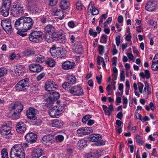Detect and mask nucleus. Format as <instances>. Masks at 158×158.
I'll use <instances>...</instances> for the list:
<instances>
[{
	"label": "nucleus",
	"instance_id": "nucleus-1",
	"mask_svg": "<svg viewBox=\"0 0 158 158\" xmlns=\"http://www.w3.org/2000/svg\"><path fill=\"white\" fill-rule=\"evenodd\" d=\"M33 23L31 18L22 16L16 21L15 27L18 30L27 31L32 27Z\"/></svg>",
	"mask_w": 158,
	"mask_h": 158
},
{
	"label": "nucleus",
	"instance_id": "nucleus-2",
	"mask_svg": "<svg viewBox=\"0 0 158 158\" xmlns=\"http://www.w3.org/2000/svg\"><path fill=\"white\" fill-rule=\"evenodd\" d=\"M23 109V106L21 102H16L11 107L10 111L8 112L9 116L14 120L19 119L20 116V112Z\"/></svg>",
	"mask_w": 158,
	"mask_h": 158
},
{
	"label": "nucleus",
	"instance_id": "nucleus-3",
	"mask_svg": "<svg viewBox=\"0 0 158 158\" xmlns=\"http://www.w3.org/2000/svg\"><path fill=\"white\" fill-rule=\"evenodd\" d=\"M25 152L21 145H15L10 150V158H25Z\"/></svg>",
	"mask_w": 158,
	"mask_h": 158
},
{
	"label": "nucleus",
	"instance_id": "nucleus-4",
	"mask_svg": "<svg viewBox=\"0 0 158 158\" xmlns=\"http://www.w3.org/2000/svg\"><path fill=\"white\" fill-rule=\"evenodd\" d=\"M42 32L40 31H34L31 32L29 35L30 41L35 43H40L42 40Z\"/></svg>",
	"mask_w": 158,
	"mask_h": 158
},
{
	"label": "nucleus",
	"instance_id": "nucleus-5",
	"mask_svg": "<svg viewBox=\"0 0 158 158\" xmlns=\"http://www.w3.org/2000/svg\"><path fill=\"white\" fill-rule=\"evenodd\" d=\"M50 51L51 55L55 58H62L65 55L63 48L52 47L50 49Z\"/></svg>",
	"mask_w": 158,
	"mask_h": 158
},
{
	"label": "nucleus",
	"instance_id": "nucleus-6",
	"mask_svg": "<svg viewBox=\"0 0 158 158\" xmlns=\"http://www.w3.org/2000/svg\"><path fill=\"white\" fill-rule=\"evenodd\" d=\"M89 140L92 142H96V144L97 146L104 145L105 141L101 140L102 136L100 134H92L88 137Z\"/></svg>",
	"mask_w": 158,
	"mask_h": 158
},
{
	"label": "nucleus",
	"instance_id": "nucleus-7",
	"mask_svg": "<svg viewBox=\"0 0 158 158\" xmlns=\"http://www.w3.org/2000/svg\"><path fill=\"white\" fill-rule=\"evenodd\" d=\"M64 108L62 106H54L49 110V114L51 117L58 118L62 112Z\"/></svg>",
	"mask_w": 158,
	"mask_h": 158
},
{
	"label": "nucleus",
	"instance_id": "nucleus-8",
	"mask_svg": "<svg viewBox=\"0 0 158 158\" xmlns=\"http://www.w3.org/2000/svg\"><path fill=\"white\" fill-rule=\"evenodd\" d=\"M29 80L26 78L22 79L18 82L15 86L17 91H23L28 88L29 86Z\"/></svg>",
	"mask_w": 158,
	"mask_h": 158
},
{
	"label": "nucleus",
	"instance_id": "nucleus-9",
	"mask_svg": "<svg viewBox=\"0 0 158 158\" xmlns=\"http://www.w3.org/2000/svg\"><path fill=\"white\" fill-rule=\"evenodd\" d=\"M68 93L74 96H81L83 94L82 88L79 85L74 86L71 87Z\"/></svg>",
	"mask_w": 158,
	"mask_h": 158
},
{
	"label": "nucleus",
	"instance_id": "nucleus-10",
	"mask_svg": "<svg viewBox=\"0 0 158 158\" xmlns=\"http://www.w3.org/2000/svg\"><path fill=\"white\" fill-rule=\"evenodd\" d=\"M12 123L10 122H8L6 125L2 126L1 128V134L3 137L7 138V136L11 133Z\"/></svg>",
	"mask_w": 158,
	"mask_h": 158
},
{
	"label": "nucleus",
	"instance_id": "nucleus-11",
	"mask_svg": "<svg viewBox=\"0 0 158 158\" xmlns=\"http://www.w3.org/2000/svg\"><path fill=\"white\" fill-rule=\"evenodd\" d=\"M11 13L14 17H17L22 15L24 13L23 7L18 5H14Z\"/></svg>",
	"mask_w": 158,
	"mask_h": 158
},
{
	"label": "nucleus",
	"instance_id": "nucleus-12",
	"mask_svg": "<svg viewBox=\"0 0 158 158\" xmlns=\"http://www.w3.org/2000/svg\"><path fill=\"white\" fill-rule=\"evenodd\" d=\"M60 96L59 93L56 92L50 95L46 100V105L48 107L52 106L55 101H56L59 98Z\"/></svg>",
	"mask_w": 158,
	"mask_h": 158
},
{
	"label": "nucleus",
	"instance_id": "nucleus-13",
	"mask_svg": "<svg viewBox=\"0 0 158 158\" xmlns=\"http://www.w3.org/2000/svg\"><path fill=\"white\" fill-rule=\"evenodd\" d=\"M3 2L2 8V9L1 11L2 15L4 17L8 16L9 14V9L10 6V2L6 0H2Z\"/></svg>",
	"mask_w": 158,
	"mask_h": 158
},
{
	"label": "nucleus",
	"instance_id": "nucleus-14",
	"mask_svg": "<svg viewBox=\"0 0 158 158\" xmlns=\"http://www.w3.org/2000/svg\"><path fill=\"white\" fill-rule=\"evenodd\" d=\"M38 113V110L37 109L31 107L27 110L26 114L28 118L35 120L37 118L36 114Z\"/></svg>",
	"mask_w": 158,
	"mask_h": 158
},
{
	"label": "nucleus",
	"instance_id": "nucleus-15",
	"mask_svg": "<svg viewBox=\"0 0 158 158\" xmlns=\"http://www.w3.org/2000/svg\"><path fill=\"white\" fill-rule=\"evenodd\" d=\"M57 85L52 81L48 80L45 83V89L48 91L55 90L56 89Z\"/></svg>",
	"mask_w": 158,
	"mask_h": 158
},
{
	"label": "nucleus",
	"instance_id": "nucleus-16",
	"mask_svg": "<svg viewBox=\"0 0 158 158\" xmlns=\"http://www.w3.org/2000/svg\"><path fill=\"white\" fill-rule=\"evenodd\" d=\"M157 8L156 2L155 1H149L145 6V9L148 11H153Z\"/></svg>",
	"mask_w": 158,
	"mask_h": 158
},
{
	"label": "nucleus",
	"instance_id": "nucleus-17",
	"mask_svg": "<svg viewBox=\"0 0 158 158\" xmlns=\"http://www.w3.org/2000/svg\"><path fill=\"white\" fill-rule=\"evenodd\" d=\"M25 137L27 141L31 143H34L36 140V135L32 132L27 134Z\"/></svg>",
	"mask_w": 158,
	"mask_h": 158
},
{
	"label": "nucleus",
	"instance_id": "nucleus-18",
	"mask_svg": "<svg viewBox=\"0 0 158 158\" xmlns=\"http://www.w3.org/2000/svg\"><path fill=\"white\" fill-rule=\"evenodd\" d=\"M15 70L16 74L19 76L23 75L26 71L24 66L22 65H17Z\"/></svg>",
	"mask_w": 158,
	"mask_h": 158
},
{
	"label": "nucleus",
	"instance_id": "nucleus-19",
	"mask_svg": "<svg viewBox=\"0 0 158 158\" xmlns=\"http://www.w3.org/2000/svg\"><path fill=\"white\" fill-rule=\"evenodd\" d=\"M44 151L40 148H35L33 151L31 157V158H39L43 154Z\"/></svg>",
	"mask_w": 158,
	"mask_h": 158
},
{
	"label": "nucleus",
	"instance_id": "nucleus-20",
	"mask_svg": "<svg viewBox=\"0 0 158 158\" xmlns=\"http://www.w3.org/2000/svg\"><path fill=\"white\" fill-rule=\"evenodd\" d=\"M16 129L18 132L23 133L26 130V125L23 122H20L16 125Z\"/></svg>",
	"mask_w": 158,
	"mask_h": 158
},
{
	"label": "nucleus",
	"instance_id": "nucleus-21",
	"mask_svg": "<svg viewBox=\"0 0 158 158\" xmlns=\"http://www.w3.org/2000/svg\"><path fill=\"white\" fill-rule=\"evenodd\" d=\"M30 70L33 72H39L43 69V67L40 64H33L29 65Z\"/></svg>",
	"mask_w": 158,
	"mask_h": 158
},
{
	"label": "nucleus",
	"instance_id": "nucleus-22",
	"mask_svg": "<svg viewBox=\"0 0 158 158\" xmlns=\"http://www.w3.org/2000/svg\"><path fill=\"white\" fill-rule=\"evenodd\" d=\"M75 66L74 62L66 61L62 64V68L64 69L68 70L73 68Z\"/></svg>",
	"mask_w": 158,
	"mask_h": 158
},
{
	"label": "nucleus",
	"instance_id": "nucleus-23",
	"mask_svg": "<svg viewBox=\"0 0 158 158\" xmlns=\"http://www.w3.org/2000/svg\"><path fill=\"white\" fill-rule=\"evenodd\" d=\"M51 125L52 127L60 128L63 127L64 123L62 121L56 119L52 123Z\"/></svg>",
	"mask_w": 158,
	"mask_h": 158
},
{
	"label": "nucleus",
	"instance_id": "nucleus-24",
	"mask_svg": "<svg viewBox=\"0 0 158 158\" xmlns=\"http://www.w3.org/2000/svg\"><path fill=\"white\" fill-rule=\"evenodd\" d=\"M44 32L46 35L52 34L55 31V28L52 25L48 24L44 28Z\"/></svg>",
	"mask_w": 158,
	"mask_h": 158
},
{
	"label": "nucleus",
	"instance_id": "nucleus-25",
	"mask_svg": "<svg viewBox=\"0 0 158 158\" xmlns=\"http://www.w3.org/2000/svg\"><path fill=\"white\" fill-rule=\"evenodd\" d=\"M69 6V0H61L60 3V7L63 10H66Z\"/></svg>",
	"mask_w": 158,
	"mask_h": 158
},
{
	"label": "nucleus",
	"instance_id": "nucleus-26",
	"mask_svg": "<svg viewBox=\"0 0 158 158\" xmlns=\"http://www.w3.org/2000/svg\"><path fill=\"white\" fill-rule=\"evenodd\" d=\"M92 9V14L93 15H97L98 14L99 11L96 8H93V4L92 3V2H90L89 4L88 10V11H89V10H90V11H91Z\"/></svg>",
	"mask_w": 158,
	"mask_h": 158
},
{
	"label": "nucleus",
	"instance_id": "nucleus-27",
	"mask_svg": "<svg viewBox=\"0 0 158 158\" xmlns=\"http://www.w3.org/2000/svg\"><path fill=\"white\" fill-rule=\"evenodd\" d=\"M74 47L73 49L78 54H81L82 51L83 49L82 46L79 43H76L74 44Z\"/></svg>",
	"mask_w": 158,
	"mask_h": 158
},
{
	"label": "nucleus",
	"instance_id": "nucleus-28",
	"mask_svg": "<svg viewBox=\"0 0 158 158\" xmlns=\"http://www.w3.org/2000/svg\"><path fill=\"white\" fill-rule=\"evenodd\" d=\"M52 136L50 135H45L42 138V140L44 142L43 143L44 144L47 143H52Z\"/></svg>",
	"mask_w": 158,
	"mask_h": 158
},
{
	"label": "nucleus",
	"instance_id": "nucleus-29",
	"mask_svg": "<svg viewBox=\"0 0 158 158\" xmlns=\"http://www.w3.org/2000/svg\"><path fill=\"white\" fill-rule=\"evenodd\" d=\"M67 80L69 83L72 85L75 84L76 82V79L75 77L72 75L67 76Z\"/></svg>",
	"mask_w": 158,
	"mask_h": 158
},
{
	"label": "nucleus",
	"instance_id": "nucleus-30",
	"mask_svg": "<svg viewBox=\"0 0 158 158\" xmlns=\"http://www.w3.org/2000/svg\"><path fill=\"white\" fill-rule=\"evenodd\" d=\"M63 32L62 31L60 32H54L52 34V36L53 38H58L59 39H62V36L63 35Z\"/></svg>",
	"mask_w": 158,
	"mask_h": 158
},
{
	"label": "nucleus",
	"instance_id": "nucleus-31",
	"mask_svg": "<svg viewBox=\"0 0 158 158\" xmlns=\"http://www.w3.org/2000/svg\"><path fill=\"white\" fill-rule=\"evenodd\" d=\"M139 76L142 78L146 77L147 79H148L150 77L149 71L148 70H145L144 73L143 72H141L139 73Z\"/></svg>",
	"mask_w": 158,
	"mask_h": 158
},
{
	"label": "nucleus",
	"instance_id": "nucleus-32",
	"mask_svg": "<svg viewBox=\"0 0 158 158\" xmlns=\"http://www.w3.org/2000/svg\"><path fill=\"white\" fill-rule=\"evenodd\" d=\"M47 64L50 67H53L55 65V61L52 58H48L45 61Z\"/></svg>",
	"mask_w": 158,
	"mask_h": 158
},
{
	"label": "nucleus",
	"instance_id": "nucleus-33",
	"mask_svg": "<svg viewBox=\"0 0 158 158\" xmlns=\"http://www.w3.org/2000/svg\"><path fill=\"white\" fill-rule=\"evenodd\" d=\"M54 15L57 16L56 18L59 19H62L63 18L64 14L63 11H61L60 10H57L55 12Z\"/></svg>",
	"mask_w": 158,
	"mask_h": 158
},
{
	"label": "nucleus",
	"instance_id": "nucleus-34",
	"mask_svg": "<svg viewBox=\"0 0 158 158\" xmlns=\"http://www.w3.org/2000/svg\"><path fill=\"white\" fill-rule=\"evenodd\" d=\"M87 140L81 139L79 140L77 143V146L82 148L87 146Z\"/></svg>",
	"mask_w": 158,
	"mask_h": 158
},
{
	"label": "nucleus",
	"instance_id": "nucleus-35",
	"mask_svg": "<svg viewBox=\"0 0 158 158\" xmlns=\"http://www.w3.org/2000/svg\"><path fill=\"white\" fill-rule=\"evenodd\" d=\"M77 132L78 134H80V135H87L89 133V132L86 131L84 127L79 129L77 130Z\"/></svg>",
	"mask_w": 158,
	"mask_h": 158
},
{
	"label": "nucleus",
	"instance_id": "nucleus-36",
	"mask_svg": "<svg viewBox=\"0 0 158 158\" xmlns=\"http://www.w3.org/2000/svg\"><path fill=\"white\" fill-rule=\"evenodd\" d=\"M35 59L36 61L39 63H43L45 60L44 56L41 55L36 56Z\"/></svg>",
	"mask_w": 158,
	"mask_h": 158
},
{
	"label": "nucleus",
	"instance_id": "nucleus-37",
	"mask_svg": "<svg viewBox=\"0 0 158 158\" xmlns=\"http://www.w3.org/2000/svg\"><path fill=\"white\" fill-rule=\"evenodd\" d=\"M97 59V62L98 64V65H100L101 64V62L102 64V66L103 67H105L106 64L103 58L101 56H98Z\"/></svg>",
	"mask_w": 158,
	"mask_h": 158
},
{
	"label": "nucleus",
	"instance_id": "nucleus-38",
	"mask_svg": "<svg viewBox=\"0 0 158 158\" xmlns=\"http://www.w3.org/2000/svg\"><path fill=\"white\" fill-rule=\"evenodd\" d=\"M1 154L2 158H9L6 149L3 148L1 152Z\"/></svg>",
	"mask_w": 158,
	"mask_h": 158
},
{
	"label": "nucleus",
	"instance_id": "nucleus-39",
	"mask_svg": "<svg viewBox=\"0 0 158 158\" xmlns=\"http://www.w3.org/2000/svg\"><path fill=\"white\" fill-rule=\"evenodd\" d=\"M3 28L5 31L8 34L11 33L12 32V29L11 25L10 26H6V27L2 26Z\"/></svg>",
	"mask_w": 158,
	"mask_h": 158
},
{
	"label": "nucleus",
	"instance_id": "nucleus-40",
	"mask_svg": "<svg viewBox=\"0 0 158 158\" xmlns=\"http://www.w3.org/2000/svg\"><path fill=\"white\" fill-rule=\"evenodd\" d=\"M136 141L138 145H142L144 143L143 141L141 140V136L139 135H137L135 137Z\"/></svg>",
	"mask_w": 158,
	"mask_h": 158
},
{
	"label": "nucleus",
	"instance_id": "nucleus-41",
	"mask_svg": "<svg viewBox=\"0 0 158 158\" xmlns=\"http://www.w3.org/2000/svg\"><path fill=\"white\" fill-rule=\"evenodd\" d=\"M62 85L63 88L68 92V90L71 87L70 84L68 82H65L63 83Z\"/></svg>",
	"mask_w": 158,
	"mask_h": 158
},
{
	"label": "nucleus",
	"instance_id": "nucleus-42",
	"mask_svg": "<svg viewBox=\"0 0 158 158\" xmlns=\"http://www.w3.org/2000/svg\"><path fill=\"white\" fill-rule=\"evenodd\" d=\"M7 71L5 68L2 67L0 68V78L6 74Z\"/></svg>",
	"mask_w": 158,
	"mask_h": 158
},
{
	"label": "nucleus",
	"instance_id": "nucleus-43",
	"mask_svg": "<svg viewBox=\"0 0 158 158\" xmlns=\"http://www.w3.org/2000/svg\"><path fill=\"white\" fill-rule=\"evenodd\" d=\"M107 35L105 34L102 35L100 38V42L102 43L106 44L107 42Z\"/></svg>",
	"mask_w": 158,
	"mask_h": 158
},
{
	"label": "nucleus",
	"instance_id": "nucleus-44",
	"mask_svg": "<svg viewBox=\"0 0 158 158\" xmlns=\"http://www.w3.org/2000/svg\"><path fill=\"white\" fill-rule=\"evenodd\" d=\"M92 117V116L90 115L87 114L85 115L83 117L82 121L83 123H86V121Z\"/></svg>",
	"mask_w": 158,
	"mask_h": 158
},
{
	"label": "nucleus",
	"instance_id": "nucleus-45",
	"mask_svg": "<svg viewBox=\"0 0 158 158\" xmlns=\"http://www.w3.org/2000/svg\"><path fill=\"white\" fill-rule=\"evenodd\" d=\"M1 25L2 26H4L6 27V26H10V25H11V23L10 21L9 20H5L3 21L1 23Z\"/></svg>",
	"mask_w": 158,
	"mask_h": 158
},
{
	"label": "nucleus",
	"instance_id": "nucleus-46",
	"mask_svg": "<svg viewBox=\"0 0 158 158\" xmlns=\"http://www.w3.org/2000/svg\"><path fill=\"white\" fill-rule=\"evenodd\" d=\"M104 47L101 45H98V50L99 52V54L101 55H102L103 53L104 52Z\"/></svg>",
	"mask_w": 158,
	"mask_h": 158
},
{
	"label": "nucleus",
	"instance_id": "nucleus-47",
	"mask_svg": "<svg viewBox=\"0 0 158 158\" xmlns=\"http://www.w3.org/2000/svg\"><path fill=\"white\" fill-rule=\"evenodd\" d=\"M28 4L30 6H35L38 2L37 0H27Z\"/></svg>",
	"mask_w": 158,
	"mask_h": 158
},
{
	"label": "nucleus",
	"instance_id": "nucleus-48",
	"mask_svg": "<svg viewBox=\"0 0 158 158\" xmlns=\"http://www.w3.org/2000/svg\"><path fill=\"white\" fill-rule=\"evenodd\" d=\"M89 33L90 35H92L94 37H96L97 35V32L96 31H94L93 29H90L89 31Z\"/></svg>",
	"mask_w": 158,
	"mask_h": 158
},
{
	"label": "nucleus",
	"instance_id": "nucleus-49",
	"mask_svg": "<svg viewBox=\"0 0 158 158\" xmlns=\"http://www.w3.org/2000/svg\"><path fill=\"white\" fill-rule=\"evenodd\" d=\"M26 56H30L34 55L35 51L32 50H27L25 52Z\"/></svg>",
	"mask_w": 158,
	"mask_h": 158
},
{
	"label": "nucleus",
	"instance_id": "nucleus-50",
	"mask_svg": "<svg viewBox=\"0 0 158 158\" xmlns=\"http://www.w3.org/2000/svg\"><path fill=\"white\" fill-rule=\"evenodd\" d=\"M58 0H49V5L52 6H54L57 3Z\"/></svg>",
	"mask_w": 158,
	"mask_h": 158
},
{
	"label": "nucleus",
	"instance_id": "nucleus-51",
	"mask_svg": "<svg viewBox=\"0 0 158 158\" xmlns=\"http://www.w3.org/2000/svg\"><path fill=\"white\" fill-rule=\"evenodd\" d=\"M112 20V18L111 17H109L108 18L107 21L106 22H105L104 23V27H106L107 26V23L108 24L110 23L111 22Z\"/></svg>",
	"mask_w": 158,
	"mask_h": 158
},
{
	"label": "nucleus",
	"instance_id": "nucleus-52",
	"mask_svg": "<svg viewBox=\"0 0 158 158\" xmlns=\"http://www.w3.org/2000/svg\"><path fill=\"white\" fill-rule=\"evenodd\" d=\"M138 87L139 91L141 93H142L143 89V85L141 82H139L138 83Z\"/></svg>",
	"mask_w": 158,
	"mask_h": 158
},
{
	"label": "nucleus",
	"instance_id": "nucleus-53",
	"mask_svg": "<svg viewBox=\"0 0 158 158\" xmlns=\"http://www.w3.org/2000/svg\"><path fill=\"white\" fill-rule=\"evenodd\" d=\"M124 71L123 70H122L120 73V80L121 81H123L125 80V76L124 74Z\"/></svg>",
	"mask_w": 158,
	"mask_h": 158
},
{
	"label": "nucleus",
	"instance_id": "nucleus-54",
	"mask_svg": "<svg viewBox=\"0 0 158 158\" xmlns=\"http://www.w3.org/2000/svg\"><path fill=\"white\" fill-rule=\"evenodd\" d=\"M149 85L148 82H145V87L144 89V91L145 92H148V91Z\"/></svg>",
	"mask_w": 158,
	"mask_h": 158
},
{
	"label": "nucleus",
	"instance_id": "nucleus-55",
	"mask_svg": "<svg viewBox=\"0 0 158 158\" xmlns=\"http://www.w3.org/2000/svg\"><path fill=\"white\" fill-rule=\"evenodd\" d=\"M102 78V76L101 75H100L99 77L97 76L96 77L97 82L99 84H100L101 83Z\"/></svg>",
	"mask_w": 158,
	"mask_h": 158
},
{
	"label": "nucleus",
	"instance_id": "nucleus-56",
	"mask_svg": "<svg viewBox=\"0 0 158 158\" xmlns=\"http://www.w3.org/2000/svg\"><path fill=\"white\" fill-rule=\"evenodd\" d=\"M20 31H19L17 32V33L18 35H19L20 36H21L22 37H23L27 35V33H23V32L25 31L23 30V31H22L23 30Z\"/></svg>",
	"mask_w": 158,
	"mask_h": 158
},
{
	"label": "nucleus",
	"instance_id": "nucleus-57",
	"mask_svg": "<svg viewBox=\"0 0 158 158\" xmlns=\"http://www.w3.org/2000/svg\"><path fill=\"white\" fill-rule=\"evenodd\" d=\"M85 158H96L94 153H89L87 154Z\"/></svg>",
	"mask_w": 158,
	"mask_h": 158
},
{
	"label": "nucleus",
	"instance_id": "nucleus-58",
	"mask_svg": "<svg viewBox=\"0 0 158 158\" xmlns=\"http://www.w3.org/2000/svg\"><path fill=\"white\" fill-rule=\"evenodd\" d=\"M76 8L77 9L79 10L82 9L81 4L79 2H77L76 3Z\"/></svg>",
	"mask_w": 158,
	"mask_h": 158
},
{
	"label": "nucleus",
	"instance_id": "nucleus-59",
	"mask_svg": "<svg viewBox=\"0 0 158 158\" xmlns=\"http://www.w3.org/2000/svg\"><path fill=\"white\" fill-rule=\"evenodd\" d=\"M149 24L151 26H153L154 28L156 27V23L153 20H150L149 22Z\"/></svg>",
	"mask_w": 158,
	"mask_h": 158
},
{
	"label": "nucleus",
	"instance_id": "nucleus-60",
	"mask_svg": "<svg viewBox=\"0 0 158 158\" xmlns=\"http://www.w3.org/2000/svg\"><path fill=\"white\" fill-rule=\"evenodd\" d=\"M45 75V74L44 73H42L39 75L37 77V79L38 81H39L41 80Z\"/></svg>",
	"mask_w": 158,
	"mask_h": 158
},
{
	"label": "nucleus",
	"instance_id": "nucleus-61",
	"mask_svg": "<svg viewBox=\"0 0 158 158\" xmlns=\"http://www.w3.org/2000/svg\"><path fill=\"white\" fill-rule=\"evenodd\" d=\"M152 69L153 70L158 71V65H157L156 64H152Z\"/></svg>",
	"mask_w": 158,
	"mask_h": 158
},
{
	"label": "nucleus",
	"instance_id": "nucleus-62",
	"mask_svg": "<svg viewBox=\"0 0 158 158\" xmlns=\"http://www.w3.org/2000/svg\"><path fill=\"white\" fill-rule=\"evenodd\" d=\"M120 36H118L115 39L116 45L118 46H119L120 43Z\"/></svg>",
	"mask_w": 158,
	"mask_h": 158
},
{
	"label": "nucleus",
	"instance_id": "nucleus-63",
	"mask_svg": "<svg viewBox=\"0 0 158 158\" xmlns=\"http://www.w3.org/2000/svg\"><path fill=\"white\" fill-rule=\"evenodd\" d=\"M131 34L129 33L126 36L125 40L126 41H129L131 40Z\"/></svg>",
	"mask_w": 158,
	"mask_h": 158
},
{
	"label": "nucleus",
	"instance_id": "nucleus-64",
	"mask_svg": "<svg viewBox=\"0 0 158 158\" xmlns=\"http://www.w3.org/2000/svg\"><path fill=\"white\" fill-rule=\"evenodd\" d=\"M68 26L71 28H73L75 27V24L73 21H71L69 22Z\"/></svg>",
	"mask_w": 158,
	"mask_h": 158
}]
</instances>
